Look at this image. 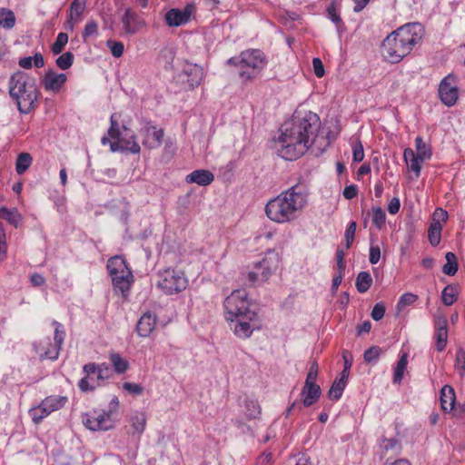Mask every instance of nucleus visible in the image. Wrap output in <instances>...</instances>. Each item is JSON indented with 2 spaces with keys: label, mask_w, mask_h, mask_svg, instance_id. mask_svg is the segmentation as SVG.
<instances>
[{
  "label": "nucleus",
  "mask_w": 465,
  "mask_h": 465,
  "mask_svg": "<svg viewBox=\"0 0 465 465\" xmlns=\"http://www.w3.org/2000/svg\"><path fill=\"white\" fill-rule=\"evenodd\" d=\"M352 157L353 161L356 163H361L364 158V149L361 141H357L353 144L352 148Z\"/></svg>",
  "instance_id": "52"
},
{
  "label": "nucleus",
  "mask_w": 465,
  "mask_h": 465,
  "mask_svg": "<svg viewBox=\"0 0 465 465\" xmlns=\"http://www.w3.org/2000/svg\"><path fill=\"white\" fill-rule=\"evenodd\" d=\"M140 134L143 137L142 143L144 147L155 149L162 144L164 131L153 125L151 122H145L140 129Z\"/></svg>",
  "instance_id": "14"
},
{
  "label": "nucleus",
  "mask_w": 465,
  "mask_h": 465,
  "mask_svg": "<svg viewBox=\"0 0 465 465\" xmlns=\"http://www.w3.org/2000/svg\"><path fill=\"white\" fill-rule=\"evenodd\" d=\"M312 66H313V72L316 76L322 77L324 75V66L320 58H313L312 59Z\"/></svg>",
  "instance_id": "57"
},
{
  "label": "nucleus",
  "mask_w": 465,
  "mask_h": 465,
  "mask_svg": "<svg viewBox=\"0 0 465 465\" xmlns=\"http://www.w3.org/2000/svg\"><path fill=\"white\" fill-rule=\"evenodd\" d=\"M188 285V280L182 271L165 270L160 274L157 287L165 294L179 293L185 290Z\"/></svg>",
  "instance_id": "12"
},
{
  "label": "nucleus",
  "mask_w": 465,
  "mask_h": 465,
  "mask_svg": "<svg viewBox=\"0 0 465 465\" xmlns=\"http://www.w3.org/2000/svg\"><path fill=\"white\" fill-rule=\"evenodd\" d=\"M407 365H408V355L407 353H403L399 361L397 362V365L394 369V373H393V383L394 384H400L402 381V378H403V375H404V372L407 369Z\"/></svg>",
  "instance_id": "31"
},
{
  "label": "nucleus",
  "mask_w": 465,
  "mask_h": 465,
  "mask_svg": "<svg viewBox=\"0 0 465 465\" xmlns=\"http://www.w3.org/2000/svg\"><path fill=\"white\" fill-rule=\"evenodd\" d=\"M266 58L259 49L242 51L239 56L231 57L227 61L228 65L234 67L242 82L254 80L266 65Z\"/></svg>",
  "instance_id": "5"
},
{
  "label": "nucleus",
  "mask_w": 465,
  "mask_h": 465,
  "mask_svg": "<svg viewBox=\"0 0 465 465\" xmlns=\"http://www.w3.org/2000/svg\"><path fill=\"white\" fill-rule=\"evenodd\" d=\"M157 318L154 314L147 312L142 315L136 324V331L139 336L148 337L155 328Z\"/></svg>",
  "instance_id": "20"
},
{
  "label": "nucleus",
  "mask_w": 465,
  "mask_h": 465,
  "mask_svg": "<svg viewBox=\"0 0 465 465\" xmlns=\"http://www.w3.org/2000/svg\"><path fill=\"white\" fill-rule=\"evenodd\" d=\"M66 80L67 76L65 74H56L49 70L45 74L42 84L46 91L58 92Z\"/></svg>",
  "instance_id": "18"
},
{
  "label": "nucleus",
  "mask_w": 465,
  "mask_h": 465,
  "mask_svg": "<svg viewBox=\"0 0 465 465\" xmlns=\"http://www.w3.org/2000/svg\"><path fill=\"white\" fill-rule=\"evenodd\" d=\"M15 25V15L13 11L2 8L0 11V26L12 29Z\"/></svg>",
  "instance_id": "35"
},
{
  "label": "nucleus",
  "mask_w": 465,
  "mask_h": 465,
  "mask_svg": "<svg viewBox=\"0 0 465 465\" xmlns=\"http://www.w3.org/2000/svg\"><path fill=\"white\" fill-rule=\"evenodd\" d=\"M248 413L247 416L250 419H255L261 413L260 406L254 401H249L246 404Z\"/></svg>",
  "instance_id": "55"
},
{
  "label": "nucleus",
  "mask_w": 465,
  "mask_h": 465,
  "mask_svg": "<svg viewBox=\"0 0 465 465\" xmlns=\"http://www.w3.org/2000/svg\"><path fill=\"white\" fill-rule=\"evenodd\" d=\"M403 158L410 169L415 173L416 177H419L421 170V162L424 160L416 156L413 150L411 148L404 150Z\"/></svg>",
  "instance_id": "26"
},
{
  "label": "nucleus",
  "mask_w": 465,
  "mask_h": 465,
  "mask_svg": "<svg viewBox=\"0 0 465 465\" xmlns=\"http://www.w3.org/2000/svg\"><path fill=\"white\" fill-rule=\"evenodd\" d=\"M346 381H338L337 379L333 381L331 389L329 390L328 396L330 399L338 401L345 389Z\"/></svg>",
  "instance_id": "42"
},
{
  "label": "nucleus",
  "mask_w": 465,
  "mask_h": 465,
  "mask_svg": "<svg viewBox=\"0 0 465 465\" xmlns=\"http://www.w3.org/2000/svg\"><path fill=\"white\" fill-rule=\"evenodd\" d=\"M226 320L234 322L235 317H247L249 321L256 320V313L250 309L248 293L245 290L233 291L224 301Z\"/></svg>",
  "instance_id": "7"
},
{
  "label": "nucleus",
  "mask_w": 465,
  "mask_h": 465,
  "mask_svg": "<svg viewBox=\"0 0 465 465\" xmlns=\"http://www.w3.org/2000/svg\"><path fill=\"white\" fill-rule=\"evenodd\" d=\"M327 13H328L329 18L335 25H339L341 23V19L340 15L337 14L336 7L333 4H331L330 6H328Z\"/></svg>",
  "instance_id": "61"
},
{
  "label": "nucleus",
  "mask_w": 465,
  "mask_h": 465,
  "mask_svg": "<svg viewBox=\"0 0 465 465\" xmlns=\"http://www.w3.org/2000/svg\"><path fill=\"white\" fill-rule=\"evenodd\" d=\"M385 311L386 309L382 302L376 303L371 311V318L374 321L381 320L384 317Z\"/></svg>",
  "instance_id": "54"
},
{
  "label": "nucleus",
  "mask_w": 465,
  "mask_h": 465,
  "mask_svg": "<svg viewBox=\"0 0 465 465\" xmlns=\"http://www.w3.org/2000/svg\"><path fill=\"white\" fill-rule=\"evenodd\" d=\"M119 401L116 396H114L108 405V411H103L98 412L94 411L89 413H85L83 416L84 425L90 430H108L114 426V421L112 418L118 411Z\"/></svg>",
  "instance_id": "9"
},
{
  "label": "nucleus",
  "mask_w": 465,
  "mask_h": 465,
  "mask_svg": "<svg viewBox=\"0 0 465 465\" xmlns=\"http://www.w3.org/2000/svg\"><path fill=\"white\" fill-rule=\"evenodd\" d=\"M53 325L54 326V342L51 341L49 337H45L34 343L35 351L41 360L54 361L59 356L65 332L62 323L54 321Z\"/></svg>",
  "instance_id": "10"
},
{
  "label": "nucleus",
  "mask_w": 465,
  "mask_h": 465,
  "mask_svg": "<svg viewBox=\"0 0 465 465\" xmlns=\"http://www.w3.org/2000/svg\"><path fill=\"white\" fill-rule=\"evenodd\" d=\"M30 282L33 286H42L45 282V279L39 273L32 274Z\"/></svg>",
  "instance_id": "63"
},
{
  "label": "nucleus",
  "mask_w": 465,
  "mask_h": 465,
  "mask_svg": "<svg viewBox=\"0 0 465 465\" xmlns=\"http://www.w3.org/2000/svg\"><path fill=\"white\" fill-rule=\"evenodd\" d=\"M455 368L459 371L460 376L465 374V351L459 348L456 353Z\"/></svg>",
  "instance_id": "49"
},
{
  "label": "nucleus",
  "mask_w": 465,
  "mask_h": 465,
  "mask_svg": "<svg viewBox=\"0 0 465 465\" xmlns=\"http://www.w3.org/2000/svg\"><path fill=\"white\" fill-rule=\"evenodd\" d=\"M110 122L111 126L108 130V134L114 141L104 136L102 138V143H110L112 152L131 153L134 154L139 153L141 147L136 141V136L134 132L125 126H123V131H121L117 121L114 119V114L111 116Z\"/></svg>",
  "instance_id": "6"
},
{
  "label": "nucleus",
  "mask_w": 465,
  "mask_h": 465,
  "mask_svg": "<svg viewBox=\"0 0 465 465\" xmlns=\"http://www.w3.org/2000/svg\"><path fill=\"white\" fill-rule=\"evenodd\" d=\"M308 203L306 188L296 183L268 201L264 211L266 216L277 223H291L298 218Z\"/></svg>",
  "instance_id": "2"
},
{
  "label": "nucleus",
  "mask_w": 465,
  "mask_h": 465,
  "mask_svg": "<svg viewBox=\"0 0 465 465\" xmlns=\"http://www.w3.org/2000/svg\"><path fill=\"white\" fill-rule=\"evenodd\" d=\"M67 401L64 396H49L42 401L41 404L47 409L50 414L62 409Z\"/></svg>",
  "instance_id": "27"
},
{
  "label": "nucleus",
  "mask_w": 465,
  "mask_h": 465,
  "mask_svg": "<svg viewBox=\"0 0 465 465\" xmlns=\"http://www.w3.org/2000/svg\"><path fill=\"white\" fill-rule=\"evenodd\" d=\"M381 354V349L379 346H371L365 351L363 358L366 363H376Z\"/></svg>",
  "instance_id": "45"
},
{
  "label": "nucleus",
  "mask_w": 465,
  "mask_h": 465,
  "mask_svg": "<svg viewBox=\"0 0 465 465\" xmlns=\"http://www.w3.org/2000/svg\"><path fill=\"white\" fill-rule=\"evenodd\" d=\"M6 234L3 224L0 223V261H3L6 253Z\"/></svg>",
  "instance_id": "53"
},
{
  "label": "nucleus",
  "mask_w": 465,
  "mask_h": 465,
  "mask_svg": "<svg viewBox=\"0 0 465 465\" xmlns=\"http://www.w3.org/2000/svg\"><path fill=\"white\" fill-rule=\"evenodd\" d=\"M33 64L36 68H42L45 65V60L42 54L35 53L34 56L22 57L18 61L19 66L24 69H31Z\"/></svg>",
  "instance_id": "28"
},
{
  "label": "nucleus",
  "mask_w": 465,
  "mask_h": 465,
  "mask_svg": "<svg viewBox=\"0 0 465 465\" xmlns=\"http://www.w3.org/2000/svg\"><path fill=\"white\" fill-rule=\"evenodd\" d=\"M130 422L133 428V434L141 435L146 425V416L143 412H135L130 418Z\"/></svg>",
  "instance_id": "30"
},
{
  "label": "nucleus",
  "mask_w": 465,
  "mask_h": 465,
  "mask_svg": "<svg viewBox=\"0 0 465 465\" xmlns=\"http://www.w3.org/2000/svg\"><path fill=\"white\" fill-rule=\"evenodd\" d=\"M446 263L442 267V272L450 276L454 275L458 271V261L455 253L449 252L445 255Z\"/></svg>",
  "instance_id": "34"
},
{
  "label": "nucleus",
  "mask_w": 465,
  "mask_h": 465,
  "mask_svg": "<svg viewBox=\"0 0 465 465\" xmlns=\"http://www.w3.org/2000/svg\"><path fill=\"white\" fill-rule=\"evenodd\" d=\"M110 361L117 373H124L129 368V363L120 354L113 352L109 356Z\"/></svg>",
  "instance_id": "36"
},
{
  "label": "nucleus",
  "mask_w": 465,
  "mask_h": 465,
  "mask_svg": "<svg viewBox=\"0 0 465 465\" xmlns=\"http://www.w3.org/2000/svg\"><path fill=\"white\" fill-rule=\"evenodd\" d=\"M121 22L124 34L128 35L141 32L146 25L144 19L131 8L124 11Z\"/></svg>",
  "instance_id": "16"
},
{
  "label": "nucleus",
  "mask_w": 465,
  "mask_h": 465,
  "mask_svg": "<svg viewBox=\"0 0 465 465\" xmlns=\"http://www.w3.org/2000/svg\"><path fill=\"white\" fill-rule=\"evenodd\" d=\"M194 11V5H186L183 9L172 8L165 14V21L169 26H180L189 22L192 14Z\"/></svg>",
  "instance_id": "17"
},
{
  "label": "nucleus",
  "mask_w": 465,
  "mask_h": 465,
  "mask_svg": "<svg viewBox=\"0 0 465 465\" xmlns=\"http://www.w3.org/2000/svg\"><path fill=\"white\" fill-rule=\"evenodd\" d=\"M98 33V25L95 21L92 20L88 22L83 32V38L85 41L88 37L95 35Z\"/></svg>",
  "instance_id": "51"
},
{
  "label": "nucleus",
  "mask_w": 465,
  "mask_h": 465,
  "mask_svg": "<svg viewBox=\"0 0 465 465\" xmlns=\"http://www.w3.org/2000/svg\"><path fill=\"white\" fill-rule=\"evenodd\" d=\"M448 220V213L441 209L437 208L432 215V222H438L441 223L442 222L445 223Z\"/></svg>",
  "instance_id": "58"
},
{
  "label": "nucleus",
  "mask_w": 465,
  "mask_h": 465,
  "mask_svg": "<svg viewBox=\"0 0 465 465\" xmlns=\"http://www.w3.org/2000/svg\"><path fill=\"white\" fill-rule=\"evenodd\" d=\"M83 371L85 375L78 382V387L83 392L92 391L104 385V381L113 374L111 368L106 363H87L84 365Z\"/></svg>",
  "instance_id": "8"
},
{
  "label": "nucleus",
  "mask_w": 465,
  "mask_h": 465,
  "mask_svg": "<svg viewBox=\"0 0 465 465\" xmlns=\"http://www.w3.org/2000/svg\"><path fill=\"white\" fill-rule=\"evenodd\" d=\"M183 75L186 76L189 87L194 88L200 84L203 76V71L196 64L186 63L183 68Z\"/></svg>",
  "instance_id": "19"
},
{
  "label": "nucleus",
  "mask_w": 465,
  "mask_h": 465,
  "mask_svg": "<svg viewBox=\"0 0 465 465\" xmlns=\"http://www.w3.org/2000/svg\"><path fill=\"white\" fill-rule=\"evenodd\" d=\"M344 198L348 200H351L355 198L358 194V187L355 184L348 185L344 188L342 193Z\"/></svg>",
  "instance_id": "59"
},
{
  "label": "nucleus",
  "mask_w": 465,
  "mask_h": 465,
  "mask_svg": "<svg viewBox=\"0 0 465 465\" xmlns=\"http://www.w3.org/2000/svg\"><path fill=\"white\" fill-rule=\"evenodd\" d=\"M435 339L437 350L442 351L448 341L447 320L444 318H440L435 322Z\"/></svg>",
  "instance_id": "23"
},
{
  "label": "nucleus",
  "mask_w": 465,
  "mask_h": 465,
  "mask_svg": "<svg viewBox=\"0 0 465 465\" xmlns=\"http://www.w3.org/2000/svg\"><path fill=\"white\" fill-rule=\"evenodd\" d=\"M423 35V28L419 23L406 24L389 35L382 42L383 57L396 64L408 55Z\"/></svg>",
  "instance_id": "3"
},
{
  "label": "nucleus",
  "mask_w": 465,
  "mask_h": 465,
  "mask_svg": "<svg viewBox=\"0 0 465 465\" xmlns=\"http://www.w3.org/2000/svg\"><path fill=\"white\" fill-rule=\"evenodd\" d=\"M440 401L441 410L445 412H450L456 401L454 389L450 385H444L440 390Z\"/></svg>",
  "instance_id": "24"
},
{
  "label": "nucleus",
  "mask_w": 465,
  "mask_h": 465,
  "mask_svg": "<svg viewBox=\"0 0 465 465\" xmlns=\"http://www.w3.org/2000/svg\"><path fill=\"white\" fill-rule=\"evenodd\" d=\"M86 6V0H74L70 5L71 19L78 20L84 14Z\"/></svg>",
  "instance_id": "40"
},
{
  "label": "nucleus",
  "mask_w": 465,
  "mask_h": 465,
  "mask_svg": "<svg viewBox=\"0 0 465 465\" xmlns=\"http://www.w3.org/2000/svg\"><path fill=\"white\" fill-rule=\"evenodd\" d=\"M68 43V35L65 33H59L56 36L55 42L51 46V51L54 54H59L64 50Z\"/></svg>",
  "instance_id": "44"
},
{
  "label": "nucleus",
  "mask_w": 465,
  "mask_h": 465,
  "mask_svg": "<svg viewBox=\"0 0 465 465\" xmlns=\"http://www.w3.org/2000/svg\"><path fill=\"white\" fill-rule=\"evenodd\" d=\"M9 94L21 114H29L35 109L38 99V89L35 78L17 71L9 79Z\"/></svg>",
  "instance_id": "4"
},
{
  "label": "nucleus",
  "mask_w": 465,
  "mask_h": 465,
  "mask_svg": "<svg viewBox=\"0 0 465 465\" xmlns=\"http://www.w3.org/2000/svg\"><path fill=\"white\" fill-rule=\"evenodd\" d=\"M357 228L356 222L352 221L349 223L346 232H345V240H346V248H351L355 236V232Z\"/></svg>",
  "instance_id": "50"
},
{
  "label": "nucleus",
  "mask_w": 465,
  "mask_h": 465,
  "mask_svg": "<svg viewBox=\"0 0 465 465\" xmlns=\"http://www.w3.org/2000/svg\"><path fill=\"white\" fill-rule=\"evenodd\" d=\"M321 393L322 391L319 385H304L301 393L303 407H310L315 403Z\"/></svg>",
  "instance_id": "25"
},
{
  "label": "nucleus",
  "mask_w": 465,
  "mask_h": 465,
  "mask_svg": "<svg viewBox=\"0 0 465 465\" xmlns=\"http://www.w3.org/2000/svg\"><path fill=\"white\" fill-rule=\"evenodd\" d=\"M415 145H416V151H417V154H415L416 156L421 158V160L430 158V156H431L430 147L423 142L421 137H417L415 139Z\"/></svg>",
  "instance_id": "41"
},
{
  "label": "nucleus",
  "mask_w": 465,
  "mask_h": 465,
  "mask_svg": "<svg viewBox=\"0 0 465 465\" xmlns=\"http://www.w3.org/2000/svg\"><path fill=\"white\" fill-rule=\"evenodd\" d=\"M442 302L447 305H452L458 299V291L454 285H447L441 292Z\"/></svg>",
  "instance_id": "37"
},
{
  "label": "nucleus",
  "mask_w": 465,
  "mask_h": 465,
  "mask_svg": "<svg viewBox=\"0 0 465 465\" xmlns=\"http://www.w3.org/2000/svg\"><path fill=\"white\" fill-rule=\"evenodd\" d=\"M49 414L50 412L41 403L29 411V415L35 424H39Z\"/></svg>",
  "instance_id": "39"
},
{
  "label": "nucleus",
  "mask_w": 465,
  "mask_h": 465,
  "mask_svg": "<svg viewBox=\"0 0 465 465\" xmlns=\"http://www.w3.org/2000/svg\"><path fill=\"white\" fill-rule=\"evenodd\" d=\"M401 203L399 198H392L388 204V211L391 214H396L400 211Z\"/></svg>",
  "instance_id": "62"
},
{
  "label": "nucleus",
  "mask_w": 465,
  "mask_h": 465,
  "mask_svg": "<svg viewBox=\"0 0 465 465\" xmlns=\"http://www.w3.org/2000/svg\"><path fill=\"white\" fill-rule=\"evenodd\" d=\"M233 322L234 333L240 338L250 337L256 328L254 321H249L247 317H235Z\"/></svg>",
  "instance_id": "22"
},
{
  "label": "nucleus",
  "mask_w": 465,
  "mask_h": 465,
  "mask_svg": "<svg viewBox=\"0 0 465 465\" xmlns=\"http://www.w3.org/2000/svg\"><path fill=\"white\" fill-rule=\"evenodd\" d=\"M386 214L381 207H375L372 209V223L378 228L381 229L385 224Z\"/></svg>",
  "instance_id": "46"
},
{
  "label": "nucleus",
  "mask_w": 465,
  "mask_h": 465,
  "mask_svg": "<svg viewBox=\"0 0 465 465\" xmlns=\"http://www.w3.org/2000/svg\"><path fill=\"white\" fill-rule=\"evenodd\" d=\"M123 388L128 392L135 395L142 394L143 389L141 385L133 382H124Z\"/></svg>",
  "instance_id": "56"
},
{
  "label": "nucleus",
  "mask_w": 465,
  "mask_h": 465,
  "mask_svg": "<svg viewBox=\"0 0 465 465\" xmlns=\"http://www.w3.org/2000/svg\"><path fill=\"white\" fill-rule=\"evenodd\" d=\"M321 125L317 114L295 111L292 119L282 126L277 141L280 155L289 161L302 156L314 143Z\"/></svg>",
  "instance_id": "1"
},
{
  "label": "nucleus",
  "mask_w": 465,
  "mask_h": 465,
  "mask_svg": "<svg viewBox=\"0 0 465 465\" xmlns=\"http://www.w3.org/2000/svg\"><path fill=\"white\" fill-rule=\"evenodd\" d=\"M106 45L109 47L111 54L115 58H119L123 55L124 51V45L120 41L107 40Z\"/></svg>",
  "instance_id": "47"
},
{
  "label": "nucleus",
  "mask_w": 465,
  "mask_h": 465,
  "mask_svg": "<svg viewBox=\"0 0 465 465\" xmlns=\"http://www.w3.org/2000/svg\"><path fill=\"white\" fill-rule=\"evenodd\" d=\"M280 258L278 253L269 251L264 258L255 264L254 270L250 272L248 279L252 283L266 282L278 268Z\"/></svg>",
  "instance_id": "13"
},
{
  "label": "nucleus",
  "mask_w": 465,
  "mask_h": 465,
  "mask_svg": "<svg viewBox=\"0 0 465 465\" xmlns=\"http://www.w3.org/2000/svg\"><path fill=\"white\" fill-rule=\"evenodd\" d=\"M371 283L372 278L367 272H361L356 277L355 285L357 291L361 293L366 292L371 288Z\"/></svg>",
  "instance_id": "32"
},
{
  "label": "nucleus",
  "mask_w": 465,
  "mask_h": 465,
  "mask_svg": "<svg viewBox=\"0 0 465 465\" xmlns=\"http://www.w3.org/2000/svg\"><path fill=\"white\" fill-rule=\"evenodd\" d=\"M74 59L73 53L65 52L56 58L55 64L61 70H67L73 65Z\"/></svg>",
  "instance_id": "43"
},
{
  "label": "nucleus",
  "mask_w": 465,
  "mask_h": 465,
  "mask_svg": "<svg viewBox=\"0 0 465 465\" xmlns=\"http://www.w3.org/2000/svg\"><path fill=\"white\" fill-rule=\"evenodd\" d=\"M458 86L456 77L449 74L444 77L439 85V95L441 102L447 106H452L458 100Z\"/></svg>",
  "instance_id": "15"
},
{
  "label": "nucleus",
  "mask_w": 465,
  "mask_h": 465,
  "mask_svg": "<svg viewBox=\"0 0 465 465\" xmlns=\"http://www.w3.org/2000/svg\"><path fill=\"white\" fill-rule=\"evenodd\" d=\"M107 270L115 290L124 293L129 291L130 278L133 277L125 260L122 256H114L108 260Z\"/></svg>",
  "instance_id": "11"
},
{
  "label": "nucleus",
  "mask_w": 465,
  "mask_h": 465,
  "mask_svg": "<svg viewBox=\"0 0 465 465\" xmlns=\"http://www.w3.org/2000/svg\"><path fill=\"white\" fill-rule=\"evenodd\" d=\"M441 223L431 222L429 229V241L432 246H437L440 242Z\"/></svg>",
  "instance_id": "38"
},
{
  "label": "nucleus",
  "mask_w": 465,
  "mask_h": 465,
  "mask_svg": "<svg viewBox=\"0 0 465 465\" xmlns=\"http://www.w3.org/2000/svg\"><path fill=\"white\" fill-rule=\"evenodd\" d=\"M418 300V296L411 292H406L401 296L398 303L397 310L401 311L404 307L414 303Z\"/></svg>",
  "instance_id": "48"
},
{
  "label": "nucleus",
  "mask_w": 465,
  "mask_h": 465,
  "mask_svg": "<svg viewBox=\"0 0 465 465\" xmlns=\"http://www.w3.org/2000/svg\"><path fill=\"white\" fill-rule=\"evenodd\" d=\"M341 281H342V276L341 275V273H337L333 277L332 283H331V292L333 293H335L337 292V289H338L339 285L341 283Z\"/></svg>",
  "instance_id": "64"
},
{
  "label": "nucleus",
  "mask_w": 465,
  "mask_h": 465,
  "mask_svg": "<svg viewBox=\"0 0 465 465\" xmlns=\"http://www.w3.org/2000/svg\"><path fill=\"white\" fill-rule=\"evenodd\" d=\"M33 158L28 153H21L18 154L15 162V171L18 174L25 173L32 164Z\"/></svg>",
  "instance_id": "33"
},
{
  "label": "nucleus",
  "mask_w": 465,
  "mask_h": 465,
  "mask_svg": "<svg viewBox=\"0 0 465 465\" xmlns=\"http://www.w3.org/2000/svg\"><path fill=\"white\" fill-rule=\"evenodd\" d=\"M381 258V249L378 245L371 246L370 248V262L371 264H376L380 261Z\"/></svg>",
  "instance_id": "60"
},
{
  "label": "nucleus",
  "mask_w": 465,
  "mask_h": 465,
  "mask_svg": "<svg viewBox=\"0 0 465 465\" xmlns=\"http://www.w3.org/2000/svg\"><path fill=\"white\" fill-rule=\"evenodd\" d=\"M0 218L7 221L15 228L18 227L22 221V215L16 209L9 210L6 207L0 208Z\"/></svg>",
  "instance_id": "29"
},
{
  "label": "nucleus",
  "mask_w": 465,
  "mask_h": 465,
  "mask_svg": "<svg viewBox=\"0 0 465 465\" xmlns=\"http://www.w3.org/2000/svg\"><path fill=\"white\" fill-rule=\"evenodd\" d=\"M214 180L213 173L209 170L199 169L192 172L185 177L187 183H196L200 186H207Z\"/></svg>",
  "instance_id": "21"
}]
</instances>
